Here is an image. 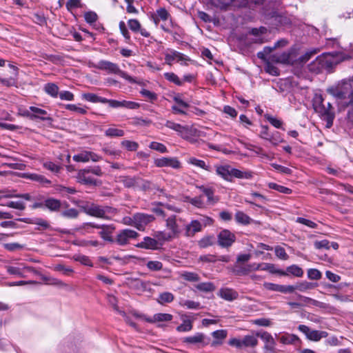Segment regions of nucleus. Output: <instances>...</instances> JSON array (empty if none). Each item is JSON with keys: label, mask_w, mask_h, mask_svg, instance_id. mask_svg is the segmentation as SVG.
<instances>
[{"label": "nucleus", "mask_w": 353, "mask_h": 353, "mask_svg": "<svg viewBox=\"0 0 353 353\" xmlns=\"http://www.w3.org/2000/svg\"><path fill=\"white\" fill-rule=\"evenodd\" d=\"M327 91L334 97L344 100V105L347 108L346 119L353 124V76L341 80Z\"/></svg>", "instance_id": "f257e3e1"}, {"label": "nucleus", "mask_w": 353, "mask_h": 353, "mask_svg": "<svg viewBox=\"0 0 353 353\" xmlns=\"http://www.w3.org/2000/svg\"><path fill=\"white\" fill-rule=\"evenodd\" d=\"M240 6L250 9L260 8L263 15L268 18H273L277 16L276 1L272 0H239Z\"/></svg>", "instance_id": "f03ea898"}, {"label": "nucleus", "mask_w": 353, "mask_h": 353, "mask_svg": "<svg viewBox=\"0 0 353 353\" xmlns=\"http://www.w3.org/2000/svg\"><path fill=\"white\" fill-rule=\"evenodd\" d=\"M79 207L87 214L104 219L117 213V210L108 205H100L92 202H81Z\"/></svg>", "instance_id": "7ed1b4c3"}, {"label": "nucleus", "mask_w": 353, "mask_h": 353, "mask_svg": "<svg viewBox=\"0 0 353 353\" xmlns=\"http://www.w3.org/2000/svg\"><path fill=\"white\" fill-rule=\"evenodd\" d=\"M97 68L105 70L108 73L119 74L121 77L125 79L130 83H134L135 80L128 75L126 72L120 70L119 65L114 63L108 61H100L98 63Z\"/></svg>", "instance_id": "20e7f679"}, {"label": "nucleus", "mask_w": 353, "mask_h": 353, "mask_svg": "<svg viewBox=\"0 0 353 353\" xmlns=\"http://www.w3.org/2000/svg\"><path fill=\"white\" fill-rule=\"evenodd\" d=\"M256 335H246L242 339H232L229 341V345L239 349L255 347L258 343Z\"/></svg>", "instance_id": "39448f33"}, {"label": "nucleus", "mask_w": 353, "mask_h": 353, "mask_svg": "<svg viewBox=\"0 0 353 353\" xmlns=\"http://www.w3.org/2000/svg\"><path fill=\"white\" fill-rule=\"evenodd\" d=\"M84 228H94L97 229H101L99 234L103 240L109 242L114 241L112 234L115 230V227L113 225H98L94 223H89L85 224Z\"/></svg>", "instance_id": "423d86ee"}, {"label": "nucleus", "mask_w": 353, "mask_h": 353, "mask_svg": "<svg viewBox=\"0 0 353 353\" xmlns=\"http://www.w3.org/2000/svg\"><path fill=\"white\" fill-rule=\"evenodd\" d=\"M236 241V236L228 230H222L217 235V242L221 248H229Z\"/></svg>", "instance_id": "0eeeda50"}, {"label": "nucleus", "mask_w": 353, "mask_h": 353, "mask_svg": "<svg viewBox=\"0 0 353 353\" xmlns=\"http://www.w3.org/2000/svg\"><path fill=\"white\" fill-rule=\"evenodd\" d=\"M139 234L132 230L125 229L119 231L117 235L115 242L119 245L128 244L130 239H136Z\"/></svg>", "instance_id": "6e6552de"}, {"label": "nucleus", "mask_w": 353, "mask_h": 353, "mask_svg": "<svg viewBox=\"0 0 353 353\" xmlns=\"http://www.w3.org/2000/svg\"><path fill=\"white\" fill-rule=\"evenodd\" d=\"M299 330L304 333L307 338L311 341H318L322 338L327 336V332L323 331L313 330L305 325H300L298 327Z\"/></svg>", "instance_id": "1a4fd4ad"}, {"label": "nucleus", "mask_w": 353, "mask_h": 353, "mask_svg": "<svg viewBox=\"0 0 353 353\" xmlns=\"http://www.w3.org/2000/svg\"><path fill=\"white\" fill-rule=\"evenodd\" d=\"M101 159V157L99 156L97 154L88 150L81 151V152L74 154L72 157V159L74 161L83 163L88 162L89 161L97 162Z\"/></svg>", "instance_id": "9d476101"}, {"label": "nucleus", "mask_w": 353, "mask_h": 353, "mask_svg": "<svg viewBox=\"0 0 353 353\" xmlns=\"http://www.w3.org/2000/svg\"><path fill=\"white\" fill-rule=\"evenodd\" d=\"M154 220L153 215L143 213H137L134 214V221H135V228L139 230H143L145 227Z\"/></svg>", "instance_id": "9b49d317"}, {"label": "nucleus", "mask_w": 353, "mask_h": 353, "mask_svg": "<svg viewBox=\"0 0 353 353\" xmlns=\"http://www.w3.org/2000/svg\"><path fill=\"white\" fill-rule=\"evenodd\" d=\"M104 103H108V105L113 108H125L128 109H137L140 105L138 103L130 101H117L114 99H105Z\"/></svg>", "instance_id": "f8f14e48"}, {"label": "nucleus", "mask_w": 353, "mask_h": 353, "mask_svg": "<svg viewBox=\"0 0 353 353\" xmlns=\"http://www.w3.org/2000/svg\"><path fill=\"white\" fill-rule=\"evenodd\" d=\"M135 316L150 323L170 321L173 318L172 314L166 313H157L152 317H147L142 314H135Z\"/></svg>", "instance_id": "ddd939ff"}, {"label": "nucleus", "mask_w": 353, "mask_h": 353, "mask_svg": "<svg viewBox=\"0 0 353 353\" xmlns=\"http://www.w3.org/2000/svg\"><path fill=\"white\" fill-rule=\"evenodd\" d=\"M325 63L329 65H336L343 61L348 60L350 57L343 52L328 53L324 55Z\"/></svg>", "instance_id": "4468645a"}, {"label": "nucleus", "mask_w": 353, "mask_h": 353, "mask_svg": "<svg viewBox=\"0 0 353 353\" xmlns=\"http://www.w3.org/2000/svg\"><path fill=\"white\" fill-rule=\"evenodd\" d=\"M154 164L157 167H171L172 168H179L180 162L174 157H162L154 160Z\"/></svg>", "instance_id": "2eb2a0df"}, {"label": "nucleus", "mask_w": 353, "mask_h": 353, "mask_svg": "<svg viewBox=\"0 0 353 353\" xmlns=\"http://www.w3.org/2000/svg\"><path fill=\"white\" fill-rule=\"evenodd\" d=\"M8 273L12 275H17L19 277H25V272H33L36 273L37 271L33 268L26 266L23 264H21L18 267L14 266H6V267Z\"/></svg>", "instance_id": "dca6fc26"}, {"label": "nucleus", "mask_w": 353, "mask_h": 353, "mask_svg": "<svg viewBox=\"0 0 353 353\" xmlns=\"http://www.w3.org/2000/svg\"><path fill=\"white\" fill-rule=\"evenodd\" d=\"M256 336L260 337L265 342L266 353H274L275 342L270 334L267 332H257Z\"/></svg>", "instance_id": "f3484780"}, {"label": "nucleus", "mask_w": 353, "mask_h": 353, "mask_svg": "<svg viewBox=\"0 0 353 353\" xmlns=\"http://www.w3.org/2000/svg\"><path fill=\"white\" fill-rule=\"evenodd\" d=\"M293 52H283L281 54H275L271 57V61L276 63L293 64L294 59Z\"/></svg>", "instance_id": "a211bd4d"}, {"label": "nucleus", "mask_w": 353, "mask_h": 353, "mask_svg": "<svg viewBox=\"0 0 353 353\" xmlns=\"http://www.w3.org/2000/svg\"><path fill=\"white\" fill-rule=\"evenodd\" d=\"M321 108V111H315L321 117L327 121V127L330 128L332 125L333 120L334 119V112L332 110L327 108L326 105L323 103L320 105Z\"/></svg>", "instance_id": "6ab92c4d"}, {"label": "nucleus", "mask_w": 353, "mask_h": 353, "mask_svg": "<svg viewBox=\"0 0 353 353\" xmlns=\"http://www.w3.org/2000/svg\"><path fill=\"white\" fill-rule=\"evenodd\" d=\"M321 108V111H315L321 117L327 121V127L330 128L332 125L333 120L334 119V112L332 110L327 108L326 105L323 103L320 105Z\"/></svg>", "instance_id": "aec40b11"}, {"label": "nucleus", "mask_w": 353, "mask_h": 353, "mask_svg": "<svg viewBox=\"0 0 353 353\" xmlns=\"http://www.w3.org/2000/svg\"><path fill=\"white\" fill-rule=\"evenodd\" d=\"M30 110L32 114L27 111L24 114L29 117L31 119H39L42 121L51 120V118L48 116V112L45 110L34 106H30Z\"/></svg>", "instance_id": "412c9836"}, {"label": "nucleus", "mask_w": 353, "mask_h": 353, "mask_svg": "<svg viewBox=\"0 0 353 353\" xmlns=\"http://www.w3.org/2000/svg\"><path fill=\"white\" fill-rule=\"evenodd\" d=\"M178 221H181V219L177 220L175 215H172L166 219V227L170 230V233L174 237L178 236L181 233V229L177 223Z\"/></svg>", "instance_id": "4be33fe9"}, {"label": "nucleus", "mask_w": 353, "mask_h": 353, "mask_svg": "<svg viewBox=\"0 0 353 353\" xmlns=\"http://www.w3.org/2000/svg\"><path fill=\"white\" fill-rule=\"evenodd\" d=\"M173 100L176 103L172 106L173 112L175 114H186L185 109L189 107L188 103L183 101L179 94L174 96Z\"/></svg>", "instance_id": "5701e85b"}, {"label": "nucleus", "mask_w": 353, "mask_h": 353, "mask_svg": "<svg viewBox=\"0 0 353 353\" xmlns=\"http://www.w3.org/2000/svg\"><path fill=\"white\" fill-rule=\"evenodd\" d=\"M201 136L202 131H200L192 126H188L183 134L181 135V137L188 141L191 143H194L196 142V137H200Z\"/></svg>", "instance_id": "b1692460"}, {"label": "nucleus", "mask_w": 353, "mask_h": 353, "mask_svg": "<svg viewBox=\"0 0 353 353\" xmlns=\"http://www.w3.org/2000/svg\"><path fill=\"white\" fill-rule=\"evenodd\" d=\"M20 176L23 179L36 181L43 186H47L51 183V181L46 179L44 176L37 173H22L20 174Z\"/></svg>", "instance_id": "393cba45"}, {"label": "nucleus", "mask_w": 353, "mask_h": 353, "mask_svg": "<svg viewBox=\"0 0 353 353\" xmlns=\"http://www.w3.org/2000/svg\"><path fill=\"white\" fill-rule=\"evenodd\" d=\"M90 170H80L77 176L79 182L85 185H95L96 180L89 175Z\"/></svg>", "instance_id": "a878e982"}, {"label": "nucleus", "mask_w": 353, "mask_h": 353, "mask_svg": "<svg viewBox=\"0 0 353 353\" xmlns=\"http://www.w3.org/2000/svg\"><path fill=\"white\" fill-rule=\"evenodd\" d=\"M202 225L197 220L192 221L185 228V235L188 237L193 236L196 232L201 231Z\"/></svg>", "instance_id": "bb28decb"}, {"label": "nucleus", "mask_w": 353, "mask_h": 353, "mask_svg": "<svg viewBox=\"0 0 353 353\" xmlns=\"http://www.w3.org/2000/svg\"><path fill=\"white\" fill-rule=\"evenodd\" d=\"M218 295L225 301H232L238 298L239 293L232 288H223L220 289Z\"/></svg>", "instance_id": "cd10ccee"}, {"label": "nucleus", "mask_w": 353, "mask_h": 353, "mask_svg": "<svg viewBox=\"0 0 353 353\" xmlns=\"http://www.w3.org/2000/svg\"><path fill=\"white\" fill-rule=\"evenodd\" d=\"M170 17V14L164 8H160L152 15L153 21L157 25L160 21H166Z\"/></svg>", "instance_id": "c85d7f7f"}, {"label": "nucleus", "mask_w": 353, "mask_h": 353, "mask_svg": "<svg viewBox=\"0 0 353 353\" xmlns=\"http://www.w3.org/2000/svg\"><path fill=\"white\" fill-rule=\"evenodd\" d=\"M137 247L144 249L157 250L158 248V241L151 237L145 236L143 241L137 245Z\"/></svg>", "instance_id": "c756f323"}, {"label": "nucleus", "mask_w": 353, "mask_h": 353, "mask_svg": "<svg viewBox=\"0 0 353 353\" xmlns=\"http://www.w3.org/2000/svg\"><path fill=\"white\" fill-rule=\"evenodd\" d=\"M280 43H284V44H287V41L284 39L278 41L276 42L273 47L266 46L263 48V50L257 53L258 58L265 60L267 57L276 48L280 47Z\"/></svg>", "instance_id": "7c9ffc66"}, {"label": "nucleus", "mask_w": 353, "mask_h": 353, "mask_svg": "<svg viewBox=\"0 0 353 353\" xmlns=\"http://www.w3.org/2000/svg\"><path fill=\"white\" fill-rule=\"evenodd\" d=\"M208 198V203L214 205L218 202L219 199L214 196V191L211 188H206L203 185L197 187Z\"/></svg>", "instance_id": "2f4dec72"}, {"label": "nucleus", "mask_w": 353, "mask_h": 353, "mask_svg": "<svg viewBox=\"0 0 353 353\" xmlns=\"http://www.w3.org/2000/svg\"><path fill=\"white\" fill-rule=\"evenodd\" d=\"M231 170L232 168L230 165H219L216 167V174L228 181H232Z\"/></svg>", "instance_id": "473e14b6"}, {"label": "nucleus", "mask_w": 353, "mask_h": 353, "mask_svg": "<svg viewBox=\"0 0 353 353\" xmlns=\"http://www.w3.org/2000/svg\"><path fill=\"white\" fill-rule=\"evenodd\" d=\"M250 195L252 198V200L245 199V202L252 205H254L259 208H261V205L259 203H256L255 201L257 200L258 201L262 203H265L267 200L265 196L258 192H252L250 194Z\"/></svg>", "instance_id": "72a5a7b5"}, {"label": "nucleus", "mask_w": 353, "mask_h": 353, "mask_svg": "<svg viewBox=\"0 0 353 353\" xmlns=\"http://www.w3.org/2000/svg\"><path fill=\"white\" fill-rule=\"evenodd\" d=\"M176 59L183 60V54L175 50H170L165 54V63L168 65H172V62Z\"/></svg>", "instance_id": "f704fd0d"}, {"label": "nucleus", "mask_w": 353, "mask_h": 353, "mask_svg": "<svg viewBox=\"0 0 353 353\" xmlns=\"http://www.w3.org/2000/svg\"><path fill=\"white\" fill-rule=\"evenodd\" d=\"M205 339V335L202 333H196L193 336L185 337L183 339V342L185 343L190 344H198L203 343Z\"/></svg>", "instance_id": "c9c22d12"}, {"label": "nucleus", "mask_w": 353, "mask_h": 353, "mask_svg": "<svg viewBox=\"0 0 353 353\" xmlns=\"http://www.w3.org/2000/svg\"><path fill=\"white\" fill-rule=\"evenodd\" d=\"M165 126L176 131L181 137L189 125H181L172 121H167L165 123Z\"/></svg>", "instance_id": "e433bc0d"}, {"label": "nucleus", "mask_w": 353, "mask_h": 353, "mask_svg": "<svg viewBox=\"0 0 353 353\" xmlns=\"http://www.w3.org/2000/svg\"><path fill=\"white\" fill-rule=\"evenodd\" d=\"M236 221L242 225H248L251 223L253 220L245 213L242 211H237L234 216Z\"/></svg>", "instance_id": "4c0bfd02"}, {"label": "nucleus", "mask_w": 353, "mask_h": 353, "mask_svg": "<svg viewBox=\"0 0 353 353\" xmlns=\"http://www.w3.org/2000/svg\"><path fill=\"white\" fill-rule=\"evenodd\" d=\"M61 205V201L54 198H49L44 202V206L51 211H58Z\"/></svg>", "instance_id": "58836bf2"}, {"label": "nucleus", "mask_w": 353, "mask_h": 353, "mask_svg": "<svg viewBox=\"0 0 353 353\" xmlns=\"http://www.w3.org/2000/svg\"><path fill=\"white\" fill-rule=\"evenodd\" d=\"M235 177L237 179H251L252 177V173L251 172H243L236 168H232L231 170V179Z\"/></svg>", "instance_id": "ea45409f"}, {"label": "nucleus", "mask_w": 353, "mask_h": 353, "mask_svg": "<svg viewBox=\"0 0 353 353\" xmlns=\"http://www.w3.org/2000/svg\"><path fill=\"white\" fill-rule=\"evenodd\" d=\"M44 91L52 97H57L59 93V87L54 83H48L44 85Z\"/></svg>", "instance_id": "a19ab883"}, {"label": "nucleus", "mask_w": 353, "mask_h": 353, "mask_svg": "<svg viewBox=\"0 0 353 353\" xmlns=\"http://www.w3.org/2000/svg\"><path fill=\"white\" fill-rule=\"evenodd\" d=\"M82 98L87 101H90L92 103H104L105 99V98L99 97V96L97 95L96 94L90 93V92L83 94Z\"/></svg>", "instance_id": "79ce46f5"}, {"label": "nucleus", "mask_w": 353, "mask_h": 353, "mask_svg": "<svg viewBox=\"0 0 353 353\" xmlns=\"http://www.w3.org/2000/svg\"><path fill=\"white\" fill-rule=\"evenodd\" d=\"M279 341L283 344H294L299 341V338L295 334H285L279 338Z\"/></svg>", "instance_id": "37998d69"}, {"label": "nucleus", "mask_w": 353, "mask_h": 353, "mask_svg": "<svg viewBox=\"0 0 353 353\" xmlns=\"http://www.w3.org/2000/svg\"><path fill=\"white\" fill-rule=\"evenodd\" d=\"M195 288L199 291L203 292H211L214 291L215 290L214 285L211 282H204L198 283L195 285Z\"/></svg>", "instance_id": "c03bdc74"}, {"label": "nucleus", "mask_w": 353, "mask_h": 353, "mask_svg": "<svg viewBox=\"0 0 353 353\" xmlns=\"http://www.w3.org/2000/svg\"><path fill=\"white\" fill-rule=\"evenodd\" d=\"M174 299V295L169 292L161 293L157 299V302L161 305L169 303L173 301Z\"/></svg>", "instance_id": "a18cd8bd"}, {"label": "nucleus", "mask_w": 353, "mask_h": 353, "mask_svg": "<svg viewBox=\"0 0 353 353\" xmlns=\"http://www.w3.org/2000/svg\"><path fill=\"white\" fill-rule=\"evenodd\" d=\"M317 286L316 283H310L307 281H302L295 285L296 290L301 292H305L309 290L314 289Z\"/></svg>", "instance_id": "49530a36"}, {"label": "nucleus", "mask_w": 353, "mask_h": 353, "mask_svg": "<svg viewBox=\"0 0 353 353\" xmlns=\"http://www.w3.org/2000/svg\"><path fill=\"white\" fill-rule=\"evenodd\" d=\"M180 276L183 279L188 281H190V282L199 281L200 279V277L198 275V274H196L195 272H188V271L182 272L180 274Z\"/></svg>", "instance_id": "de8ad7c7"}, {"label": "nucleus", "mask_w": 353, "mask_h": 353, "mask_svg": "<svg viewBox=\"0 0 353 353\" xmlns=\"http://www.w3.org/2000/svg\"><path fill=\"white\" fill-rule=\"evenodd\" d=\"M214 237L213 236H203L198 241V245L200 248H206L209 246L214 245Z\"/></svg>", "instance_id": "09e8293b"}, {"label": "nucleus", "mask_w": 353, "mask_h": 353, "mask_svg": "<svg viewBox=\"0 0 353 353\" xmlns=\"http://www.w3.org/2000/svg\"><path fill=\"white\" fill-rule=\"evenodd\" d=\"M43 280L46 281L47 284L54 285L61 288H67L68 284L64 283L60 279L53 277H43Z\"/></svg>", "instance_id": "8fccbe9b"}, {"label": "nucleus", "mask_w": 353, "mask_h": 353, "mask_svg": "<svg viewBox=\"0 0 353 353\" xmlns=\"http://www.w3.org/2000/svg\"><path fill=\"white\" fill-rule=\"evenodd\" d=\"M124 131L121 129L110 128L105 131V135L108 137H120L124 136Z\"/></svg>", "instance_id": "3c124183"}, {"label": "nucleus", "mask_w": 353, "mask_h": 353, "mask_svg": "<svg viewBox=\"0 0 353 353\" xmlns=\"http://www.w3.org/2000/svg\"><path fill=\"white\" fill-rule=\"evenodd\" d=\"M179 305L183 307H186L188 309L199 310L201 308L200 303L191 300L181 299L179 301Z\"/></svg>", "instance_id": "603ef678"}, {"label": "nucleus", "mask_w": 353, "mask_h": 353, "mask_svg": "<svg viewBox=\"0 0 353 353\" xmlns=\"http://www.w3.org/2000/svg\"><path fill=\"white\" fill-rule=\"evenodd\" d=\"M138 178L131 176H123L121 181L125 188L134 187L138 183Z\"/></svg>", "instance_id": "864d4df0"}, {"label": "nucleus", "mask_w": 353, "mask_h": 353, "mask_svg": "<svg viewBox=\"0 0 353 353\" xmlns=\"http://www.w3.org/2000/svg\"><path fill=\"white\" fill-rule=\"evenodd\" d=\"M192 329V321L190 319H185L183 323L176 327V330L179 332H189Z\"/></svg>", "instance_id": "5fc2aeb1"}, {"label": "nucleus", "mask_w": 353, "mask_h": 353, "mask_svg": "<svg viewBox=\"0 0 353 353\" xmlns=\"http://www.w3.org/2000/svg\"><path fill=\"white\" fill-rule=\"evenodd\" d=\"M323 98L321 94L315 93L312 99V105L315 111H321L320 105L323 103Z\"/></svg>", "instance_id": "6e6d98bb"}, {"label": "nucleus", "mask_w": 353, "mask_h": 353, "mask_svg": "<svg viewBox=\"0 0 353 353\" xmlns=\"http://www.w3.org/2000/svg\"><path fill=\"white\" fill-rule=\"evenodd\" d=\"M268 187L270 189L277 190L278 192L283 193V194H291L292 193V190L291 189H290V188H288L287 187H285V186L276 184L275 183H270L269 185H268Z\"/></svg>", "instance_id": "4d7b16f0"}, {"label": "nucleus", "mask_w": 353, "mask_h": 353, "mask_svg": "<svg viewBox=\"0 0 353 353\" xmlns=\"http://www.w3.org/2000/svg\"><path fill=\"white\" fill-rule=\"evenodd\" d=\"M287 272L296 277H301L303 274V270L296 265L288 267Z\"/></svg>", "instance_id": "13d9d810"}, {"label": "nucleus", "mask_w": 353, "mask_h": 353, "mask_svg": "<svg viewBox=\"0 0 353 353\" xmlns=\"http://www.w3.org/2000/svg\"><path fill=\"white\" fill-rule=\"evenodd\" d=\"M121 145L128 151H136L139 148L138 143L129 140H124L121 141Z\"/></svg>", "instance_id": "bf43d9fd"}, {"label": "nucleus", "mask_w": 353, "mask_h": 353, "mask_svg": "<svg viewBox=\"0 0 353 353\" xmlns=\"http://www.w3.org/2000/svg\"><path fill=\"white\" fill-rule=\"evenodd\" d=\"M74 259L75 261L81 263V264H83L84 265L90 266V267H92L93 265L92 262L91 261L90 258L87 256L81 255V254L75 255L74 256Z\"/></svg>", "instance_id": "052dcab7"}, {"label": "nucleus", "mask_w": 353, "mask_h": 353, "mask_svg": "<svg viewBox=\"0 0 353 353\" xmlns=\"http://www.w3.org/2000/svg\"><path fill=\"white\" fill-rule=\"evenodd\" d=\"M146 267L152 271H159L163 268V264L158 261H149L146 263Z\"/></svg>", "instance_id": "680f3d73"}, {"label": "nucleus", "mask_w": 353, "mask_h": 353, "mask_svg": "<svg viewBox=\"0 0 353 353\" xmlns=\"http://www.w3.org/2000/svg\"><path fill=\"white\" fill-rule=\"evenodd\" d=\"M150 149L157 150L161 153H166L168 152L167 148L163 143L152 141L149 145Z\"/></svg>", "instance_id": "e2e57ef3"}, {"label": "nucleus", "mask_w": 353, "mask_h": 353, "mask_svg": "<svg viewBox=\"0 0 353 353\" xmlns=\"http://www.w3.org/2000/svg\"><path fill=\"white\" fill-rule=\"evenodd\" d=\"M29 223L39 226V228H38V229L41 228V229L46 230L50 227V224L48 223V222L43 219H41V218L34 219L32 220L31 221H30Z\"/></svg>", "instance_id": "0e129e2a"}, {"label": "nucleus", "mask_w": 353, "mask_h": 353, "mask_svg": "<svg viewBox=\"0 0 353 353\" xmlns=\"http://www.w3.org/2000/svg\"><path fill=\"white\" fill-rule=\"evenodd\" d=\"M165 78L177 85H181L182 81L179 79L178 76L173 72H166L164 74Z\"/></svg>", "instance_id": "69168bd1"}, {"label": "nucleus", "mask_w": 353, "mask_h": 353, "mask_svg": "<svg viewBox=\"0 0 353 353\" xmlns=\"http://www.w3.org/2000/svg\"><path fill=\"white\" fill-rule=\"evenodd\" d=\"M3 246L6 250L10 252L20 250H22L24 247L23 245H21L19 243H4Z\"/></svg>", "instance_id": "338daca9"}, {"label": "nucleus", "mask_w": 353, "mask_h": 353, "mask_svg": "<svg viewBox=\"0 0 353 353\" xmlns=\"http://www.w3.org/2000/svg\"><path fill=\"white\" fill-rule=\"evenodd\" d=\"M233 272L238 276L246 275L250 272V268L248 267V265L245 266L236 265L233 270Z\"/></svg>", "instance_id": "774afa93"}]
</instances>
